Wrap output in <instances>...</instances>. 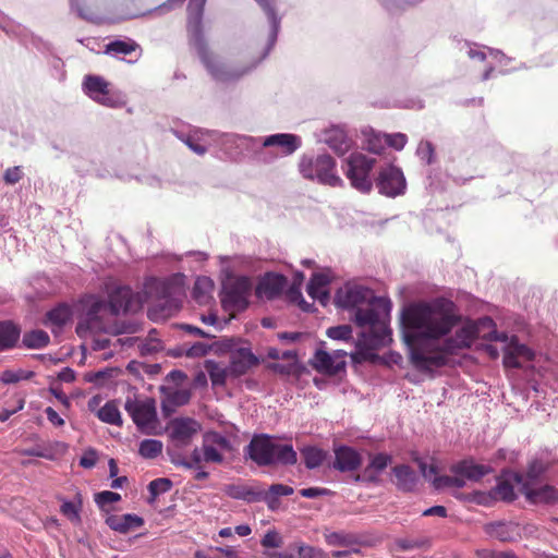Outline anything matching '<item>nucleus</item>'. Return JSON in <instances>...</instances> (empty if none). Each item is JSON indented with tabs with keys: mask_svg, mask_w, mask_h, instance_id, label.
<instances>
[{
	"mask_svg": "<svg viewBox=\"0 0 558 558\" xmlns=\"http://www.w3.org/2000/svg\"><path fill=\"white\" fill-rule=\"evenodd\" d=\"M335 304L353 311L351 319L356 326L369 328L368 331L361 332L355 342L356 349L350 354L351 360L360 364L376 362L379 356L375 351L392 341L388 325L390 301L376 296L368 288L347 284L336 292Z\"/></svg>",
	"mask_w": 558,
	"mask_h": 558,
	"instance_id": "f257e3e1",
	"label": "nucleus"
},
{
	"mask_svg": "<svg viewBox=\"0 0 558 558\" xmlns=\"http://www.w3.org/2000/svg\"><path fill=\"white\" fill-rule=\"evenodd\" d=\"M461 320L457 305L449 299L436 298L407 306L401 315V324L407 342L414 341L411 331H418L423 338L437 340L448 335Z\"/></svg>",
	"mask_w": 558,
	"mask_h": 558,
	"instance_id": "f03ea898",
	"label": "nucleus"
},
{
	"mask_svg": "<svg viewBox=\"0 0 558 558\" xmlns=\"http://www.w3.org/2000/svg\"><path fill=\"white\" fill-rule=\"evenodd\" d=\"M481 326L493 327L494 322L489 317H485L478 323L468 322L456 331L453 337L446 339L441 348L413 347L411 351L413 366L421 372H432L447 365L448 355L470 348L480 337Z\"/></svg>",
	"mask_w": 558,
	"mask_h": 558,
	"instance_id": "7ed1b4c3",
	"label": "nucleus"
},
{
	"mask_svg": "<svg viewBox=\"0 0 558 558\" xmlns=\"http://www.w3.org/2000/svg\"><path fill=\"white\" fill-rule=\"evenodd\" d=\"M205 0H201L198 10L192 14L187 22V34L190 44L195 48L197 54L210 75L221 82L238 80L250 72L255 64L245 69L231 68L220 61L208 48L203 34V7Z\"/></svg>",
	"mask_w": 558,
	"mask_h": 558,
	"instance_id": "20e7f679",
	"label": "nucleus"
},
{
	"mask_svg": "<svg viewBox=\"0 0 558 558\" xmlns=\"http://www.w3.org/2000/svg\"><path fill=\"white\" fill-rule=\"evenodd\" d=\"M246 452L250 459L259 466L276 463L293 465L298 461L296 452L291 445L276 444L268 435L254 436L246 447Z\"/></svg>",
	"mask_w": 558,
	"mask_h": 558,
	"instance_id": "39448f33",
	"label": "nucleus"
},
{
	"mask_svg": "<svg viewBox=\"0 0 558 558\" xmlns=\"http://www.w3.org/2000/svg\"><path fill=\"white\" fill-rule=\"evenodd\" d=\"M335 166L333 158L326 154L316 158L303 156L299 162V170L305 179H316L320 183L336 186L341 180L335 174Z\"/></svg>",
	"mask_w": 558,
	"mask_h": 558,
	"instance_id": "423d86ee",
	"label": "nucleus"
},
{
	"mask_svg": "<svg viewBox=\"0 0 558 558\" xmlns=\"http://www.w3.org/2000/svg\"><path fill=\"white\" fill-rule=\"evenodd\" d=\"M253 282L248 277L240 276L223 283L221 302L226 308L244 311L248 306Z\"/></svg>",
	"mask_w": 558,
	"mask_h": 558,
	"instance_id": "0eeeda50",
	"label": "nucleus"
},
{
	"mask_svg": "<svg viewBox=\"0 0 558 558\" xmlns=\"http://www.w3.org/2000/svg\"><path fill=\"white\" fill-rule=\"evenodd\" d=\"M375 161L374 158H368L360 153L351 154L345 160L344 173L352 186L362 193H367L372 190L369 172Z\"/></svg>",
	"mask_w": 558,
	"mask_h": 558,
	"instance_id": "6e6552de",
	"label": "nucleus"
},
{
	"mask_svg": "<svg viewBox=\"0 0 558 558\" xmlns=\"http://www.w3.org/2000/svg\"><path fill=\"white\" fill-rule=\"evenodd\" d=\"M143 300L140 293H134L130 287L120 286L108 295V308L112 315L120 313H136L142 308Z\"/></svg>",
	"mask_w": 558,
	"mask_h": 558,
	"instance_id": "1a4fd4ad",
	"label": "nucleus"
},
{
	"mask_svg": "<svg viewBox=\"0 0 558 558\" xmlns=\"http://www.w3.org/2000/svg\"><path fill=\"white\" fill-rule=\"evenodd\" d=\"M125 410L138 429L145 434H153L156 428L157 413L154 400L136 402L128 400Z\"/></svg>",
	"mask_w": 558,
	"mask_h": 558,
	"instance_id": "9d476101",
	"label": "nucleus"
},
{
	"mask_svg": "<svg viewBox=\"0 0 558 558\" xmlns=\"http://www.w3.org/2000/svg\"><path fill=\"white\" fill-rule=\"evenodd\" d=\"M232 450L230 440L220 433L211 430L203 435L202 452L205 463L221 464L225 461V453Z\"/></svg>",
	"mask_w": 558,
	"mask_h": 558,
	"instance_id": "9b49d317",
	"label": "nucleus"
},
{
	"mask_svg": "<svg viewBox=\"0 0 558 558\" xmlns=\"http://www.w3.org/2000/svg\"><path fill=\"white\" fill-rule=\"evenodd\" d=\"M376 185L379 193L388 197H396L403 194L407 187L401 169L395 166H387L380 169Z\"/></svg>",
	"mask_w": 558,
	"mask_h": 558,
	"instance_id": "f8f14e48",
	"label": "nucleus"
},
{
	"mask_svg": "<svg viewBox=\"0 0 558 558\" xmlns=\"http://www.w3.org/2000/svg\"><path fill=\"white\" fill-rule=\"evenodd\" d=\"M169 437L177 446H187L201 430V424L191 417H175L168 423Z\"/></svg>",
	"mask_w": 558,
	"mask_h": 558,
	"instance_id": "ddd939ff",
	"label": "nucleus"
},
{
	"mask_svg": "<svg viewBox=\"0 0 558 558\" xmlns=\"http://www.w3.org/2000/svg\"><path fill=\"white\" fill-rule=\"evenodd\" d=\"M259 361L250 348L241 347L230 350L229 373L232 378L245 375L252 367L258 365Z\"/></svg>",
	"mask_w": 558,
	"mask_h": 558,
	"instance_id": "4468645a",
	"label": "nucleus"
},
{
	"mask_svg": "<svg viewBox=\"0 0 558 558\" xmlns=\"http://www.w3.org/2000/svg\"><path fill=\"white\" fill-rule=\"evenodd\" d=\"M331 279L332 276L329 269L322 272H314L306 288L307 294L312 299L318 300L322 305H327L330 300L328 286Z\"/></svg>",
	"mask_w": 558,
	"mask_h": 558,
	"instance_id": "2eb2a0df",
	"label": "nucleus"
},
{
	"mask_svg": "<svg viewBox=\"0 0 558 558\" xmlns=\"http://www.w3.org/2000/svg\"><path fill=\"white\" fill-rule=\"evenodd\" d=\"M534 353L525 344H521L513 337L505 349L504 353V366L509 368L522 367V362L532 361Z\"/></svg>",
	"mask_w": 558,
	"mask_h": 558,
	"instance_id": "dca6fc26",
	"label": "nucleus"
},
{
	"mask_svg": "<svg viewBox=\"0 0 558 558\" xmlns=\"http://www.w3.org/2000/svg\"><path fill=\"white\" fill-rule=\"evenodd\" d=\"M84 87L87 94L96 101L105 106H111L109 97V83L98 75H86L84 78Z\"/></svg>",
	"mask_w": 558,
	"mask_h": 558,
	"instance_id": "f3484780",
	"label": "nucleus"
},
{
	"mask_svg": "<svg viewBox=\"0 0 558 558\" xmlns=\"http://www.w3.org/2000/svg\"><path fill=\"white\" fill-rule=\"evenodd\" d=\"M362 458L360 453L351 447L340 446L335 449L333 468L340 472H351L360 468Z\"/></svg>",
	"mask_w": 558,
	"mask_h": 558,
	"instance_id": "a211bd4d",
	"label": "nucleus"
},
{
	"mask_svg": "<svg viewBox=\"0 0 558 558\" xmlns=\"http://www.w3.org/2000/svg\"><path fill=\"white\" fill-rule=\"evenodd\" d=\"M420 469L423 473V476L428 478L432 475H435L432 484L435 489H444L449 487L462 488L465 485V481L461 475H440L437 476V468L434 464H430L428 468L424 462L420 463Z\"/></svg>",
	"mask_w": 558,
	"mask_h": 558,
	"instance_id": "6ab92c4d",
	"label": "nucleus"
},
{
	"mask_svg": "<svg viewBox=\"0 0 558 558\" xmlns=\"http://www.w3.org/2000/svg\"><path fill=\"white\" fill-rule=\"evenodd\" d=\"M450 471L452 474L461 475L464 481L466 478L478 482L493 470L488 465L476 464L472 460H462L451 465Z\"/></svg>",
	"mask_w": 558,
	"mask_h": 558,
	"instance_id": "aec40b11",
	"label": "nucleus"
},
{
	"mask_svg": "<svg viewBox=\"0 0 558 558\" xmlns=\"http://www.w3.org/2000/svg\"><path fill=\"white\" fill-rule=\"evenodd\" d=\"M522 493L533 504H550L558 501V489L550 485L532 487L529 482L523 483Z\"/></svg>",
	"mask_w": 558,
	"mask_h": 558,
	"instance_id": "412c9836",
	"label": "nucleus"
},
{
	"mask_svg": "<svg viewBox=\"0 0 558 558\" xmlns=\"http://www.w3.org/2000/svg\"><path fill=\"white\" fill-rule=\"evenodd\" d=\"M287 284L284 276L279 274H267L256 287L258 296L265 295L267 299H274L279 295Z\"/></svg>",
	"mask_w": 558,
	"mask_h": 558,
	"instance_id": "4be33fe9",
	"label": "nucleus"
},
{
	"mask_svg": "<svg viewBox=\"0 0 558 558\" xmlns=\"http://www.w3.org/2000/svg\"><path fill=\"white\" fill-rule=\"evenodd\" d=\"M107 525L119 533H128L144 524L143 518L136 514H111L106 519Z\"/></svg>",
	"mask_w": 558,
	"mask_h": 558,
	"instance_id": "5701e85b",
	"label": "nucleus"
},
{
	"mask_svg": "<svg viewBox=\"0 0 558 558\" xmlns=\"http://www.w3.org/2000/svg\"><path fill=\"white\" fill-rule=\"evenodd\" d=\"M71 8L77 13V15L85 21L100 24L104 21V16L99 5L96 2H89L86 0H70Z\"/></svg>",
	"mask_w": 558,
	"mask_h": 558,
	"instance_id": "b1692460",
	"label": "nucleus"
},
{
	"mask_svg": "<svg viewBox=\"0 0 558 558\" xmlns=\"http://www.w3.org/2000/svg\"><path fill=\"white\" fill-rule=\"evenodd\" d=\"M263 145L265 147L277 146L281 148L282 154L290 155L300 147V140L294 134L278 133L267 136Z\"/></svg>",
	"mask_w": 558,
	"mask_h": 558,
	"instance_id": "393cba45",
	"label": "nucleus"
},
{
	"mask_svg": "<svg viewBox=\"0 0 558 558\" xmlns=\"http://www.w3.org/2000/svg\"><path fill=\"white\" fill-rule=\"evenodd\" d=\"M215 283L206 276L198 277L195 280L192 296L199 305H208L213 301Z\"/></svg>",
	"mask_w": 558,
	"mask_h": 558,
	"instance_id": "a878e982",
	"label": "nucleus"
},
{
	"mask_svg": "<svg viewBox=\"0 0 558 558\" xmlns=\"http://www.w3.org/2000/svg\"><path fill=\"white\" fill-rule=\"evenodd\" d=\"M21 337V328L11 320L0 322V351L13 349Z\"/></svg>",
	"mask_w": 558,
	"mask_h": 558,
	"instance_id": "bb28decb",
	"label": "nucleus"
},
{
	"mask_svg": "<svg viewBox=\"0 0 558 558\" xmlns=\"http://www.w3.org/2000/svg\"><path fill=\"white\" fill-rule=\"evenodd\" d=\"M71 317V307L68 304L61 303L46 313L44 324L51 327L53 331L54 328L63 327L68 322H70Z\"/></svg>",
	"mask_w": 558,
	"mask_h": 558,
	"instance_id": "cd10ccee",
	"label": "nucleus"
},
{
	"mask_svg": "<svg viewBox=\"0 0 558 558\" xmlns=\"http://www.w3.org/2000/svg\"><path fill=\"white\" fill-rule=\"evenodd\" d=\"M137 50H142L141 46L132 38L114 39L105 45L104 52L110 56H129Z\"/></svg>",
	"mask_w": 558,
	"mask_h": 558,
	"instance_id": "c85d7f7f",
	"label": "nucleus"
},
{
	"mask_svg": "<svg viewBox=\"0 0 558 558\" xmlns=\"http://www.w3.org/2000/svg\"><path fill=\"white\" fill-rule=\"evenodd\" d=\"M392 472L396 476V484L399 489L403 492H411L415 488L417 477L414 470L409 465H397L392 469Z\"/></svg>",
	"mask_w": 558,
	"mask_h": 558,
	"instance_id": "c756f323",
	"label": "nucleus"
},
{
	"mask_svg": "<svg viewBox=\"0 0 558 558\" xmlns=\"http://www.w3.org/2000/svg\"><path fill=\"white\" fill-rule=\"evenodd\" d=\"M312 365L316 371L328 375H336L341 368V365L335 364L330 354L324 350L316 351Z\"/></svg>",
	"mask_w": 558,
	"mask_h": 558,
	"instance_id": "7c9ffc66",
	"label": "nucleus"
},
{
	"mask_svg": "<svg viewBox=\"0 0 558 558\" xmlns=\"http://www.w3.org/2000/svg\"><path fill=\"white\" fill-rule=\"evenodd\" d=\"M226 494L234 499H241L247 502L260 501V493L258 489L246 485H228L225 489Z\"/></svg>",
	"mask_w": 558,
	"mask_h": 558,
	"instance_id": "2f4dec72",
	"label": "nucleus"
},
{
	"mask_svg": "<svg viewBox=\"0 0 558 558\" xmlns=\"http://www.w3.org/2000/svg\"><path fill=\"white\" fill-rule=\"evenodd\" d=\"M390 462L391 457L387 453L373 456L369 464L364 470V477L371 482L377 481L378 474L384 471Z\"/></svg>",
	"mask_w": 558,
	"mask_h": 558,
	"instance_id": "473e14b6",
	"label": "nucleus"
},
{
	"mask_svg": "<svg viewBox=\"0 0 558 558\" xmlns=\"http://www.w3.org/2000/svg\"><path fill=\"white\" fill-rule=\"evenodd\" d=\"M325 541L329 546L351 547L361 545L360 538L353 533L328 532L324 534Z\"/></svg>",
	"mask_w": 558,
	"mask_h": 558,
	"instance_id": "72a5a7b5",
	"label": "nucleus"
},
{
	"mask_svg": "<svg viewBox=\"0 0 558 558\" xmlns=\"http://www.w3.org/2000/svg\"><path fill=\"white\" fill-rule=\"evenodd\" d=\"M97 417L107 424L121 426L122 417L118 407V403L114 400L108 401L97 411Z\"/></svg>",
	"mask_w": 558,
	"mask_h": 558,
	"instance_id": "f704fd0d",
	"label": "nucleus"
},
{
	"mask_svg": "<svg viewBox=\"0 0 558 558\" xmlns=\"http://www.w3.org/2000/svg\"><path fill=\"white\" fill-rule=\"evenodd\" d=\"M205 368L214 386H225L227 378L231 377V373H229V365L222 366L218 362L209 360L206 361Z\"/></svg>",
	"mask_w": 558,
	"mask_h": 558,
	"instance_id": "c9c22d12",
	"label": "nucleus"
},
{
	"mask_svg": "<svg viewBox=\"0 0 558 558\" xmlns=\"http://www.w3.org/2000/svg\"><path fill=\"white\" fill-rule=\"evenodd\" d=\"M50 342L49 335L41 329L27 331L24 333L22 343L27 349H43Z\"/></svg>",
	"mask_w": 558,
	"mask_h": 558,
	"instance_id": "e433bc0d",
	"label": "nucleus"
},
{
	"mask_svg": "<svg viewBox=\"0 0 558 558\" xmlns=\"http://www.w3.org/2000/svg\"><path fill=\"white\" fill-rule=\"evenodd\" d=\"M87 311V322L89 328L96 327L99 314L108 307V303L97 296H89L86 301Z\"/></svg>",
	"mask_w": 558,
	"mask_h": 558,
	"instance_id": "4c0bfd02",
	"label": "nucleus"
},
{
	"mask_svg": "<svg viewBox=\"0 0 558 558\" xmlns=\"http://www.w3.org/2000/svg\"><path fill=\"white\" fill-rule=\"evenodd\" d=\"M83 499L82 494L77 492L75 494V501H63L61 505L60 511L61 513L66 517L72 522H80V511L82 508Z\"/></svg>",
	"mask_w": 558,
	"mask_h": 558,
	"instance_id": "58836bf2",
	"label": "nucleus"
},
{
	"mask_svg": "<svg viewBox=\"0 0 558 558\" xmlns=\"http://www.w3.org/2000/svg\"><path fill=\"white\" fill-rule=\"evenodd\" d=\"M301 453L307 469L319 466L326 458V452L316 447H305L301 450Z\"/></svg>",
	"mask_w": 558,
	"mask_h": 558,
	"instance_id": "ea45409f",
	"label": "nucleus"
},
{
	"mask_svg": "<svg viewBox=\"0 0 558 558\" xmlns=\"http://www.w3.org/2000/svg\"><path fill=\"white\" fill-rule=\"evenodd\" d=\"M162 442L157 439H144L140 444L138 452L145 459H155L162 451Z\"/></svg>",
	"mask_w": 558,
	"mask_h": 558,
	"instance_id": "a19ab883",
	"label": "nucleus"
},
{
	"mask_svg": "<svg viewBox=\"0 0 558 558\" xmlns=\"http://www.w3.org/2000/svg\"><path fill=\"white\" fill-rule=\"evenodd\" d=\"M33 376H34V372H32V371H23V369L12 371V369H7V371L1 373L0 380L3 384H5V385H8V384H16V383H19L21 380L31 379Z\"/></svg>",
	"mask_w": 558,
	"mask_h": 558,
	"instance_id": "79ce46f5",
	"label": "nucleus"
},
{
	"mask_svg": "<svg viewBox=\"0 0 558 558\" xmlns=\"http://www.w3.org/2000/svg\"><path fill=\"white\" fill-rule=\"evenodd\" d=\"M294 548L298 551V558H327V554L318 547L295 543Z\"/></svg>",
	"mask_w": 558,
	"mask_h": 558,
	"instance_id": "37998d69",
	"label": "nucleus"
},
{
	"mask_svg": "<svg viewBox=\"0 0 558 558\" xmlns=\"http://www.w3.org/2000/svg\"><path fill=\"white\" fill-rule=\"evenodd\" d=\"M172 487V482L169 478L160 477L153 480L148 484V492L151 499H156L159 495L169 492Z\"/></svg>",
	"mask_w": 558,
	"mask_h": 558,
	"instance_id": "c03bdc74",
	"label": "nucleus"
},
{
	"mask_svg": "<svg viewBox=\"0 0 558 558\" xmlns=\"http://www.w3.org/2000/svg\"><path fill=\"white\" fill-rule=\"evenodd\" d=\"M327 336L333 340H349L352 338V327L350 325H340L327 329Z\"/></svg>",
	"mask_w": 558,
	"mask_h": 558,
	"instance_id": "a18cd8bd",
	"label": "nucleus"
},
{
	"mask_svg": "<svg viewBox=\"0 0 558 558\" xmlns=\"http://www.w3.org/2000/svg\"><path fill=\"white\" fill-rule=\"evenodd\" d=\"M283 544L281 535L276 530H269L263 536L260 545L264 548H279Z\"/></svg>",
	"mask_w": 558,
	"mask_h": 558,
	"instance_id": "49530a36",
	"label": "nucleus"
},
{
	"mask_svg": "<svg viewBox=\"0 0 558 558\" xmlns=\"http://www.w3.org/2000/svg\"><path fill=\"white\" fill-rule=\"evenodd\" d=\"M120 500V494L110 490H104L95 495V501L101 509H104L106 506L110 504H114Z\"/></svg>",
	"mask_w": 558,
	"mask_h": 558,
	"instance_id": "de8ad7c7",
	"label": "nucleus"
},
{
	"mask_svg": "<svg viewBox=\"0 0 558 558\" xmlns=\"http://www.w3.org/2000/svg\"><path fill=\"white\" fill-rule=\"evenodd\" d=\"M384 142L385 145L401 150L405 146L408 137L403 133L384 134Z\"/></svg>",
	"mask_w": 558,
	"mask_h": 558,
	"instance_id": "09e8293b",
	"label": "nucleus"
},
{
	"mask_svg": "<svg viewBox=\"0 0 558 558\" xmlns=\"http://www.w3.org/2000/svg\"><path fill=\"white\" fill-rule=\"evenodd\" d=\"M509 527H510V525L507 523L496 522V523H492L487 526V532L490 535L496 536L501 541H508L509 539V535H508Z\"/></svg>",
	"mask_w": 558,
	"mask_h": 558,
	"instance_id": "8fccbe9b",
	"label": "nucleus"
},
{
	"mask_svg": "<svg viewBox=\"0 0 558 558\" xmlns=\"http://www.w3.org/2000/svg\"><path fill=\"white\" fill-rule=\"evenodd\" d=\"M496 495L500 499L506 500V501H511L515 497V494H514L512 485L510 483L506 482V481L500 482L497 485V487H496Z\"/></svg>",
	"mask_w": 558,
	"mask_h": 558,
	"instance_id": "3c124183",
	"label": "nucleus"
},
{
	"mask_svg": "<svg viewBox=\"0 0 558 558\" xmlns=\"http://www.w3.org/2000/svg\"><path fill=\"white\" fill-rule=\"evenodd\" d=\"M385 147L384 134H374L367 138L366 149L374 154H380Z\"/></svg>",
	"mask_w": 558,
	"mask_h": 558,
	"instance_id": "603ef678",
	"label": "nucleus"
},
{
	"mask_svg": "<svg viewBox=\"0 0 558 558\" xmlns=\"http://www.w3.org/2000/svg\"><path fill=\"white\" fill-rule=\"evenodd\" d=\"M427 544L428 542L425 539L399 538L396 541V546L401 550L421 548Z\"/></svg>",
	"mask_w": 558,
	"mask_h": 558,
	"instance_id": "864d4df0",
	"label": "nucleus"
},
{
	"mask_svg": "<svg viewBox=\"0 0 558 558\" xmlns=\"http://www.w3.org/2000/svg\"><path fill=\"white\" fill-rule=\"evenodd\" d=\"M23 178V171L20 166L10 167L4 171L3 181L5 184L13 185Z\"/></svg>",
	"mask_w": 558,
	"mask_h": 558,
	"instance_id": "5fc2aeb1",
	"label": "nucleus"
},
{
	"mask_svg": "<svg viewBox=\"0 0 558 558\" xmlns=\"http://www.w3.org/2000/svg\"><path fill=\"white\" fill-rule=\"evenodd\" d=\"M545 470L546 468L542 461H533L530 463L526 472V482L531 484L532 482L536 481L545 472Z\"/></svg>",
	"mask_w": 558,
	"mask_h": 558,
	"instance_id": "6e6d98bb",
	"label": "nucleus"
},
{
	"mask_svg": "<svg viewBox=\"0 0 558 558\" xmlns=\"http://www.w3.org/2000/svg\"><path fill=\"white\" fill-rule=\"evenodd\" d=\"M98 460L97 451L95 449H87L80 459V465L84 469H92L96 465Z\"/></svg>",
	"mask_w": 558,
	"mask_h": 558,
	"instance_id": "4d7b16f0",
	"label": "nucleus"
},
{
	"mask_svg": "<svg viewBox=\"0 0 558 558\" xmlns=\"http://www.w3.org/2000/svg\"><path fill=\"white\" fill-rule=\"evenodd\" d=\"M190 392L187 390H175L168 396V401L175 405H183L190 400Z\"/></svg>",
	"mask_w": 558,
	"mask_h": 558,
	"instance_id": "13d9d810",
	"label": "nucleus"
},
{
	"mask_svg": "<svg viewBox=\"0 0 558 558\" xmlns=\"http://www.w3.org/2000/svg\"><path fill=\"white\" fill-rule=\"evenodd\" d=\"M268 494L280 497V496H290L293 494L294 489L291 486L283 485V484H272L268 490H266Z\"/></svg>",
	"mask_w": 558,
	"mask_h": 558,
	"instance_id": "bf43d9fd",
	"label": "nucleus"
},
{
	"mask_svg": "<svg viewBox=\"0 0 558 558\" xmlns=\"http://www.w3.org/2000/svg\"><path fill=\"white\" fill-rule=\"evenodd\" d=\"M327 494H328V489L318 488V487L303 488L300 490V495L304 498H316V497L324 496Z\"/></svg>",
	"mask_w": 558,
	"mask_h": 558,
	"instance_id": "052dcab7",
	"label": "nucleus"
},
{
	"mask_svg": "<svg viewBox=\"0 0 558 558\" xmlns=\"http://www.w3.org/2000/svg\"><path fill=\"white\" fill-rule=\"evenodd\" d=\"M24 404H25L24 398H20L17 400V405L14 409H12V410L3 409L0 412V422L8 421L14 413L21 411L24 408Z\"/></svg>",
	"mask_w": 558,
	"mask_h": 558,
	"instance_id": "680f3d73",
	"label": "nucleus"
},
{
	"mask_svg": "<svg viewBox=\"0 0 558 558\" xmlns=\"http://www.w3.org/2000/svg\"><path fill=\"white\" fill-rule=\"evenodd\" d=\"M260 493V501H265L270 510H276L279 507V498L268 494L265 490L258 489Z\"/></svg>",
	"mask_w": 558,
	"mask_h": 558,
	"instance_id": "e2e57ef3",
	"label": "nucleus"
},
{
	"mask_svg": "<svg viewBox=\"0 0 558 558\" xmlns=\"http://www.w3.org/2000/svg\"><path fill=\"white\" fill-rule=\"evenodd\" d=\"M204 462L202 447L195 448L192 451L191 459H189V464L191 469H201V464Z\"/></svg>",
	"mask_w": 558,
	"mask_h": 558,
	"instance_id": "0e129e2a",
	"label": "nucleus"
},
{
	"mask_svg": "<svg viewBox=\"0 0 558 558\" xmlns=\"http://www.w3.org/2000/svg\"><path fill=\"white\" fill-rule=\"evenodd\" d=\"M48 421L54 426H63L64 420L51 407L45 410Z\"/></svg>",
	"mask_w": 558,
	"mask_h": 558,
	"instance_id": "69168bd1",
	"label": "nucleus"
},
{
	"mask_svg": "<svg viewBox=\"0 0 558 558\" xmlns=\"http://www.w3.org/2000/svg\"><path fill=\"white\" fill-rule=\"evenodd\" d=\"M207 353V345L204 343H196L192 345L187 351V356L196 357V356H204Z\"/></svg>",
	"mask_w": 558,
	"mask_h": 558,
	"instance_id": "338daca9",
	"label": "nucleus"
},
{
	"mask_svg": "<svg viewBox=\"0 0 558 558\" xmlns=\"http://www.w3.org/2000/svg\"><path fill=\"white\" fill-rule=\"evenodd\" d=\"M485 558H519L513 551H487Z\"/></svg>",
	"mask_w": 558,
	"mask_h": 558,
	"instance_id": "774afa93",
	"label": "nucleus"
}]
</instances>
